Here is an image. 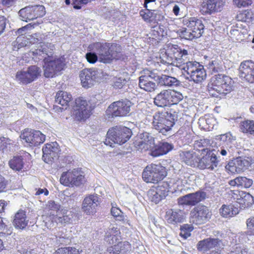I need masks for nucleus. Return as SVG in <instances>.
<instances>
[{
	"label": "nucleus",
	"instance_id": "59",
	"mask_svg": "<svg viewBox=\"0 0 254 254\" xmlns=\"http://www.w3.org/2000/svg\"><path fill=\"white\" fill-rule=\"evenodd\" d=\"M120 246H122L121 249L122 254H125L131 251V245L128 242H120Z\"/></svg>",
	"mask_w": 254,
	"mask_h": 254
},
{
	"label": "nucleus",
	"instance_id": "61",
	"mask_svg": "<svg viewBox=\"0 0 254 254\" xmlns=\"http://www.w3.org/2000/svg\"><path fill=\"white\" fill-rule=\"evenodd\" d=\"M89 2L88 0H73L72 5L74 8L79 9L81 7L79 4H86Z\"/></svg>",
	"mask_w": 254,
	"mask_h": 254
},
{
	"label": "nucleus",
	"instance_id": "25",
	"mask_svg": "<svg viewBox=\"0 0 254 254\" xmlns=\"http://www.w3.org/2000/svg\"><path fill=\"white\" fill-rule=\"evenodd\" d=\"M173 148V145L166 142H161L157 144H154L152 151L149 154L153 157H156L167 154Z\"/></svg>",
	"mask_w": 254,
	"mask_h": 254
},
{
	"label": "nucleus",
	"instance_id": "39",
	"mask_svg": "<svg viewBox=\"0 0 254 254\" xmlns=\"http://www.w3.org/2000/svg\"><path fill=\"white\" fill-rule=\"evenodd\" d=\"M152 36V39L158 42L161 38L164 37L166 32L164 30V27L163 26H156L153 27V29L150 33Z\"/></svg>",
	"mask_w": 254,
	"mask_h": 254
},
{
	"label": "nucleus",
	"instance_id": "45",
	"mask_svg": "<svg viewBox=\"0 0 254 254\" xmlns=\"http://www.w3.org/2000/svg\"><path fill=\"white\" fill-rule=\"evenodd\" d=\"M239 162V169L240 173L244 172L248 169L252 164V160L249 158L238 157H237Z\"/></svg>",
	"mask_w": 254,
	"mask_h": 254
},
{
	"label": "nucleus",
	"instance_id": "36",
	"mask_svg": "<svg viewBox=\"0 0 254 254\" xmlns=\"http://www.w3.org/2000/svg\"><path fill=\"white\" fill-rule=\"evenodd\" d=\"M119 233V230L117 228H109L106 233L104 240L109 244H116L119 241L118 236Z\"/></svg>",
	"mask_w": 254,
	"mask_h": 254
},
{
	"label": "nucleus",
	"instance_id": "31",
	"mask_svg": "<svg viewBox=\"0 0 254 254\" xmlns=\"http://www.w3.org/2000/svg\"><path fill=\"white\" fill-rule=\"evenodd\" d=\"M80 215L76 213L75 210L67 211L62 217H59L58 220L62 223H73L77 222Z\"/></svg>",
	"mask_w": 254,
	"mask_h": 254
},
{
	"label": "nucleus",
	"instance_id": "18",
	"mask_svg": "<svg viewBox=\"0 0 254 254\" xmlns=\"http://www.w3.org/2000/svg\"><path fill=\"white\" fill-rule=\"evenodd\" d=\"M239 74L242 79L254 83V62L251 60L242 62L239 68Z\"/></svg>",
	"mask_w": 254,
	"mask_h": 254
},
{
	"label": "nucleus",
	"instance_id": "43",
	"mask_svg": "<svg viewBox=\"0 0 254 254\" xmlns=\"http://www.w3.org/2000/svg\"><path fill=\"white\" fill-rule=\"evenodd\" d=\"M44 64L43 65V68L44 70V75L47 78L53 77L54 76L57 75L53 66L50 64L49 62L43 61Z\"/></svg>",
	"mask_w": 254,
	"mask_h": 254
},
{
	"label": "nucleus",
	"instance_id": "27",
	"mask_svg": "<svg viewBox=\"0 0 254 254\" xmlns=\"http://www.w3.org/2000/svg\"><path fill=\"white\" fill-rule=\"evenodd\" d=\"M168 89L161 91L154 98V104L157 107L164 108L170 106Z\"/></svg>",
	"mask_w": 254,
	"mask_h": 254
},
{
	"label": "nucleus",
	"instance_id": "55",
	"mask_svg": "<svg viewBox=\"0 0 254 254\" xmlns=\"http://www.w3.org/2000/svg\"><path fill=\"white\" fill-rule=\"evenodd\" d=\"M127 83V80L125 78L119 77L116 78L114 81L113 86L114 88L117 89L122 88Z\"/></svg>",
	"mask_w": 254,
	"mask_h": 254
},
{
	"label": "nucleus",
	"instance_id": "32",
	"mask_svg": "<svg viewBox=\"0 0 254 254\" xmlns=\"http://www.w3.org/2000/svg\"><path fill=\"white\" fill-rule=\"evenodd\" d=\"M239 195L240 197L237 198V202L242 209L249 207L253 204L254 198L250 193L242 191Z\"/></svg>",
	"mask_w": 254,
	"mask_h": 254
},
{
	"label": "nucleus",
	"instance_id": "8",
	"mask_svg": "<svg viewBox=\"0 0 254 254\" xmlns=\"http://www.w3.org/2000/svg\"><path fill=\"white\" fill-rule=\"evenodd\" d=\"M211 211L203 205H198L194 207L190 213V222L196 225L206 223L210 219Z\"/></svg>",
	"mask_w": 254,
	"mask_h": 254
},
{
	"label": "nucleus",
	"instance_id": "10",
	"mask_svg": "<svg viewBox=\"0 0 254 254\" xmlns=\"http://www.w3.org/2000/svg\"><path fill=\"white\" fill-rule=\"evenodd\" d=\"M60 183L67 187H78L85 182L84 176L78 169L63 172L60 178Z\"/></svg>",
	"mask_w": 254,
	"mask_h": 254
},
{
	"label": "nucleus",
	"instance_id": "47",
	"mask_svg": "<svg viewBox=\"0 0 254 254\" xmlns=\"http://www.w3.org/2000/svg\"><path fill=\"white\" fill-rule=\"evenodd\" d=\"M110 53L111 57V61L114 59H118L120 58L119 55L121 53L122 51L121 47L117 44H110Z\"/></svg>",
	"mask_w": 254,
	"mask_h": 254
},
{
	"label": "nucleus",
	"instance_id": "16",
	"mask_svg": "<svg viewBox=\"0 0 254 254\" xmlns=\"http://www.w3.org/2000/svg\"><path fill=\"white\" fill-rule=\"evenodd\" d=\"M110 43L97 42L90 45V48L94 50L98 56V61L103 63L111 62L110 53Z\"/></svg>",
	"mask_w": 254,
	"mask_h": 254
},
{
	"label": "nucleus",
	"instance_id": "3",
	"mask_svg": "<svg viewBox=\"0 0 254 254\" xmlns=\"http://www.w3.org/2000/svg\"><path fill=\"white\" fill-rule=\"evenodd\" d=\"M131 135V130L129 128L121 126H116L108 130L105 143L110 146H112L113 143L122 145L127 142Z\"/></svg>",
	"mask_w": 254,
	"mask_h": 254
},
{
	"label": "nucleus",
	"instance_id": "37",
	"mask_svg": "<svg viewBox=\"0 0 254 254\" xmlns=\"http://www.w3.org/2000/svg\"><path fill=\"white\" fill-rule=\"evenodd\" d=\"M220 213L224 217H232L238 213V209L233 205L223 204L220 209Z\"/></svg>",
	"mask_w": 254,
	"mask_h": 254
},
{
	"label": "nucleus",
	"instance_id": "56",
	"mask_svg": "<svg viewBox=\"0 0 254 254\" xmlns=\"http://www.w3.org/2000/svg\"><path fill=\"white\" fill-rule=\"evenodd\" d=\"M233 2L239 8L248 6L252 3V0H233Z\"/></svg>",
	"mask_w": 254,
	"mask_h": 254
},
{
	"label": "nucleus",
	"instance_id": "62",
	"mask_svg": "<svg viewBox=\"0 0 254 254\" xmlns=\"http://www.w3.org/2000/svg\"><path fill=\"white\" fill-rule=\"evenodd\" d=\"M154 15L156 21H161L164 18L163 12L159 10H154Z\"/></svg>",
	"mask_w": 254,
	"mask_h": 254
},
{
	"label": "nucleus",
	"instance_id": "13",
	"mask_svg": "<svg viewBox=\"0 0 254 254\" xmlns=\"http://www.w3.org/2000/svg\"><path fill=\"white\" fill-rule=\"evenodd\" d=\"M139 87L143 90L152 92L158 88L157 74L152 71L145 73L139 77Z\"/></svg>",
	"mask_w": 254,
	"mask_h": 254
},
{
	"label": "nucleus",
	"instance_id": "26",
	"mask_svg": "<svg viewBox=\"0 0 254 254\" xmlns=\"http://www.w3.org/2000/svg\"><path fill=\"white\" fill-rule=\"evenodd\" d=\"M221 244V241L217 238H207L199 241L197 248L198 251L205 252L213 248H218Z\"/></svg>",
	"mask_w": 254,
	"mask_h": 254
},
{
	"label": "nucleus",
	"instance_id": "35",
	"mask_svg": "<svg viewBox=\"0 0 254 254\" xmlns=\"http://www.w3.org/2000/svg\"><path fill=\"white\" fill-rule=\"evenodd\" d=\"M8 165L13 171L20 172L24 168V162L23 158L21 156H14L9 160Z\"/></svg>",
	"mask_w": 254,
	"mask_h": 254
},
{
	"label": "nucleus",
	"instance_id": "17",
	"mask_svg": "<svg viewBox=\"0 0 254 254\" xmlns=\"http://www.w3.org/2000/svg\"><path fill=\"white\" fill-rule=\"evenodd\" d=\"M100 74V70L95 68H85L81 70L79 76L83 87L89 88L92 86Z\"/></svg>",
	"mask_w": 254,
	"mask_h": 254
},
{
	"label": "nucleus",
	"instance_id": "30",
	"mask_svg": "<svg viewBox=\"0 0 254 254\" xmlns=\"http://www.w3.org/2000/svg\"><path fill=\"white\" fill-rule=\"evenodd\" d=\"M28 222V220L26 219L25 212L19 210L15 215L13 224L16 229L22 230L26 227Z\"/></svg>",
	"mask_w": 254,
	"mask_h": 254
},
{
	"label": "nucleus",
	"instance_id": "58",
	"mask_svg": "<svg viewBox=\"0 0 254 254\" xmlns=\"http://www.w3.org/2000/svg\"><path fill=\"white\" fill-rule=\"evenodd\" d=\"M86 58L87 61L91 64H94L98 60V56L96 54V52H90L87 53L86 55Z\"/></svg>",
	"mask_w": 254,
	"mask_h": 254
},
{
	"label": "nucleus",
	"instance_id": "57",
	"mask_svg": "<svg viewBox=\"0 0 254 254\" xmlns=\"http://www.w3.org/2000/svg\"><path fill=\"white\" fill-rule=\"evenodd\" d=\"M208 155H209V159L210 160V164L211 166H213V170L216 168L218 164L217 158L215 154L212 153V151H208Z\"/></svg>",
	"mask_w": 254,
	"mask_h": 254
},
{
	"label": "nucleus",
	"instance_id": "63",
	"mask_svg": "<svg viewBox=\"0 0 254 254\" xmlns=\"http://www.w3.org/2000/svg\"><path fill=\"white\" fill-rule=\"evenodd\" d=\"M208 140L201 139L200 141H196L194 143L195 147H207Z\"/></svg>",
	"mask_w": 254,
	"mask_h": 254
},
{
	"label": "nucleus",
	"instance_id": "52",
	"mask_svg": "<svg viewBox=\"0 0 254 254\" xmlns=\"http://www.w3.org/2000/svg\"><path fill=\"white\" fill-rule=\"evenodd\" d=\"M112 215L116 218L117 220L121 221L124 219V215L121 210L117 207H113L111 210Z\"/></svg>",
	"mask_w": 254,
	"mask_h": 254
},
{
	"label": "nucleus",
	"instance_id": "53",
	"mask_svg": "<svg viewBox=\"0 0 254 254\" xmlns=\"http://www.w3.org/2000/svg\"><path fill=\"white\" fill-rule=\"evenodd\" d=\"M247 226L248 229L247 233L249 235H254V217L247 220Z\"/></svg>",
	"mask_w": 254,
	"mask_h": 254
},
{
	"label": "nucleus",
	"instance_id": "6",
	"mask_svg": "<svg viewBox=\"0 0 254 254\" xmlns=\"http://www.w3.org/2000/svg\"><path fill=\"white\" fill-rule=\"evenodd\" d=\"M167 175L166 169L160 164L147 166L142 173V178L147 183H157Z\"/></svg>",
	"mask_w": 254,
	"mask_h": 254
},
{
	"label": "nucleus",
	"instance_id": "42",
	"mask_svg": "<svg viewBox=\"0 0 254 254\" xmlns=\"http://www.w3.org/2000/svg\"><path fill=\"white\" fill-rule=\"evenodd\" d=\"M135 147L141 151L149 150V152L152 151L154 142L150 140L149 142H146L142 141H135L134 143Z\"/></svg>",
	"mask_w": 254,
	"mask_h": 254
},
{
	"label": "nucleus",
	"instance_id": "23",
	"mask_svg": "<svg viewBox=\"0 0 254 254\" xmlns=\"http://www.w3.org/2000/svg\"><path fill=\"white\" fill-rule=\"evenodd\" d=\"M165 218L168 223L177 225L184 221L186 214L180 209H170L166 211Z\"/></svg>",
	"mask_w": 254,
	"mask_h": 254
},
{
	"label": "nucleus",
	"instance_id": "49",
	"mask_svg": "<svg viewBox=\"0 0 254 254\" xmlns=\"http://www.w3.org/2000/svg\"><path fill=\"white\" fill-rule=\"evenodd\" d=\"M187 183L186 179H177L173 181V187L175 191H182L184 189L185 185Z\"/></svg>",
	"mask_w": 254,
	"mask_h": 254
},
{
	"label": "nucleus",
	"instance_id": "64",
	"mask_svg": "<svg viewBox=\"0 0 254 254\" xmlns=\"http://www.w3.org/2000/svg\"><path fill=\"white\" fill-rule=\"evenodd\" d=\"M48 207L52 210H57L60 208V205L59 204L56 203L53 200H50L47 204Z\"/></svg>",
	"mask_w": 254,
	"mask_h": 254
},
{
	"label": "nucleus",
	"instance_id": "54",
	"mask_svg": "<svg viewBox=\"0 0 254 254\" xmlns=\"http://www.w3.org/2000/svg\"><path fill=\"white\" fill-rule=\"evenodd\" d=\"M112 245V246L110 247L107 249L108 252L110 254L113 253L114 254L121 253V249L122 246H120L119 241L117 242L116 244H113Z\"/></svg>",
	"mask_w": 254,
	"mask_h": 254
},
{
	"label": "nucleus",
	"instance_id": "9",
	"mask_svg": "<svg viewBox=\"0 0 254 254\" xmlns=\"http://www.w3.org/2000/svg\"><path fill=\"white\" fill-rule=\"evenodd\" d=\"M188 55L187 50H182L177 45H170L165 49V62L167 64H174L175 62L183 63Z\"/></svg>",
	"mask_w": 254,
	"mask_h": 254
},
{
	"label": "nucleus",
	"instance_id": "46",
	"mask_svg": "<svg viewBox=\"0 0 254 254\" xmlns=\"http://www.w3.org/2000/svg\"><path fill=\"white\" fill-rule=\"evenodd\" d=\"M208 68L213 73L219 72L223 70V65L222 62L217 60H214L209 62Z\"/></svg>",
	"mask_w": 254,
	"mask_h": 254
},
{
	"label": "nucleus",
	"instance_id": "41",
	"mask_svg": "<svg viewBox=\"0 0 254 254\" xmlns=\"http://www.w3.org/2000/svg\"><path fill=\"white\" fill-rule=\"evenodd\" d=\"M196 167L201 169H208L210 170H213V166H211L210 164L208 151H207V154L205 156H203L201 159L199 158Z\"/></svg>",
	"mask_w": 254,
	"mask_h": 254
},
{
	"label": "nucleus",
	"instance_id": "15",
	"mask_svg": "<svg viewBox=\"0 0 254 254\" xmlns=\"http://www.w3.org/2000/svg\"><path fill=\"white\" fill-rule=\"evenodd\" d=\"M41 70L36 65H32L27 71H19L16 73V79L24 84L30 83L41 75Z\"/></svg>",
	"mask_w": 254,
	"mask_h": 254
},
{
	"label": "nucleus",
	"instance_id": "44",
	"mask_svg": "<svg viewBox=\"0 0 254 254\" xmlns=\"http://www.w3.org/2000/svg\"><path fill=\"white\" fill-rule=\"evenodd\" d=\"M239 166L238 158H236L230 161L226 165L225 168L227 170L230 172L231 173H240Z\"/></svg>",
	"mask_w": 254,
	"mask_h": 254
},
{
	"label": "nucleus",
	"instance_id": "11",
	"mask_svg": "<svg viewBox=\"0 0 254 254\" xmlns=\"http://www.w3.org/2000/svg\"><path fill=\"white\" fill-rule=\"evenodd\" d=\"M132 106L131 102L127 99H122L112 103L107 109L112 117H124L128 115Z\"/></svg>",
	"mask_w": 254,
	"mask_h": 254
},
{
	"label": "nucleus",
	"instance_id": "29",
	"mask_svg": "<svg viewBox=\"0 0 254 254\" xmlns=\"http://www.w3.org/2000/svg\"><path fill=\"white\" fill-rule=\"evenodd\" d=\"M157 82L158 85L167 87L177 86L180 84V81L176 78L165 74H157Z\"/></svg>",
	"mask_w": 254,
	"mask_h": 254
},
{
	"label": "nucleus",
	"instance_id": "33",
	"mask_svg": "<svg viewBox=\"0 0 254 254\" xmlns=\"http://www.w3.org/2000/svg\"><path fill=\"white\" fill-rule=\"evenodd\" d=\"M224 4L223 0H207L206 4L204 7H206V12L211 13L214 11H220L221 8Z\"/></svg>",
	"mask_w": 254,
	"mask_h": 254
},
{
	"label": "nucleus",
	"instance_id": "60",
	"mask_svg": "<svg viewBox=\"0 0 254 254\" xmlns=\"http://www.w3.org/2000/svg\"><path fill=\"white\" fill-rule=\"evenodd\" d=\"M140 135L141 138L139 140L140 141L148 143L150 142V140H151L153 142H154V137H153L149 133L145 132L142 133Z\"/></svg>",
	"mask_w": 254,
	"mask_h": 254
},
{
	"label": "nucleus",
	"instance_id": "2",
	"mask_svg": "<svg viewBox=\"0 0 254 254\" xmlns=\"http://www.w3.org/2000/svg\"><path fill=\"white\" fill-rule=\"evenodd\" d=\"M53 46L51 44H43L39 46L34 54L39 57L38 59L40 60L49 62L58 74L64 69L65 63L63 58H57L53 57V49L51 48Z\"/></svg>",
	"mask_w": 254,
	"mask_h": 254
},
{
	"label": "nucleus",
	"instance_id": "4",
	"mask_svg": "<svg viewBox=\"0 0 254 254\" xmlns=\"http://www.w3.org/2000/svg\"><path fill=\"white\" fill-rule=\"evenodd\" d=\"M208 87L210 92L214 90L220 94H226L232 90L233 81L224 74H216L211 77Z\"/></svg>",
	"mask_w": 254,
	"mask_h": 254
},
{
	"label": "nucleus",
	"instance_id": "1",
	"mask_svg": "<svg viewBox=\"0 0 254 254\" xmlns=\"http://www.w3.org/2000/svg\"><path fill=\"white\" fill-rule=\"evenodd\" d=\"M97 103L95 97H92L88 102L83 98L76 99L72 108V116L77 121H85L89 117Z\"/></svg>",
	"mask_w": 254,
	"mask_h": 254
},
{
	"label": "nucleus",
	"instance_id": "22",
	"mask_svg": "<svg viewBox=\"0 0 254 254\" xmlns=\"http://www.w3.org/2000/svg\"><path fill=\"white\" fill-rule=\"evenodd\" d=\"M42 150L43 153L42 158L47 163H51L55 159L59 157L60 149L56 142L46 144Z\"/></svg>",
	"mask_w": 254,
	"mask_h": 254
},
{
	"label": "nucleus",
	"instance_id": "14",
	"mask_svg": "<svg viewBox=\"0 0 254 254\" xmlns=\"http://www.w3.org/2000/svg\"><path fill=\"white\" fill-rule=\"evenodd\" d=\"M20 138L30 147L38 146L43 143L45 140V135L40 131L28 128L25 129L21 133Z\"/></svg>",
	"mask_w": 254,
	"mask_h": 254
},
{
	"label": "nucleus",
	"instance_id": "51",
	"mask_svg": "<svg viewBox=\"0 0 254 254\" xmlns=\"http://www.w3.org/2000/svg\"><path fill=\"white\" fill-rule=\"evenodd\" d=\"M253 181L252 179H248L245 177H239V186L249 188L252 186Z\"/></svg>",
	"mask_w": 254,
	"mask_h": 254
},
{
	"label": "nucleus",
	"instance_id": "28",
	"mask_svg": "<svg viewBox=\"0 0 254 254\" xmlns=\"http://www.w3.org/2000/svg\"><path fill=\"white\" fill-rule=\"evenodd\" d=\"M180 156L181 160L186 164L193 167H196L197 162L199 160L197 154L193 151L182 152Z\"/></svg>",
	"mask_w": 254,
	"mask_h": 254
},
{
	"label": "nucleus",
	"instance_id": "21",
	"mask_svg": "<svg viewBox=\"0 0 254 254\" xmlns=\"http://www.w3.org/2000/svg\"><path fill=\"white\" fill-rule=\"evenodd\" d=\"M100 204L99 197L97 194H90L86 196L82 204V209L87 215H93Z\"/></svg>",
	"mask_w": 254,
	"mask_h": 254
},
{
	"label": "nucleus",
	"instance_id": "7",
	"mask_svg": "<svg viewBox=\"0 0 254 254\" xmlns=\"http://www.w3.org/2000/svg\"><path fill=\"white\" fill-rule=\"evenodd\" d=\"M175 116L167 113L165 116L162 113H156L153 117L152 125L153 127L159 132L166 135L175 124Z\"/></svg>",
	"mask_w": 254,
	"mask_h": 254
},
{
	"label": "nucleus",
	"instance_id": "24",
	"mask_svg": "<svg viewBox=\"0 0 254 254\" xmlns=\"http://www.w3.org/2000/svg\"><path fill=\"white\" fill-rule=\"evenodd\" d=\"M186 25L190 30H191L196 38L202 36L204 32V26L201 20L195 17H191L186 21Z\"/></svg>",
	"mask_w": 254,
	"mask_h": 254
},
{
	"label": "nucleus",
	"instance_id": "12",
	"mask_svg": "<svg viewBox=\"0 0 254 254\" xmlns=\"http://www.w3.org/2000/svg\"><path fill=\"white\" fill-rule=\"evenodd\" d=\"M45 7L42 5L26 6L19 11V16L22 21L28 22L45 15Z\"/></svg>",
	"mask_w": 254,
	"mask_h": 254
},
{
	"label": "nucleus",
	"instance_id": "38",
	"mask_svg": "<svg viewBox=\"0 0 254 254\" xmlns=\"http://www.w3.org/2000/svg\"><path fill=\"white\" fill-rule=\"evenodd\" d=\"M240 129L243 133L254 135V121L246 120L240 123Z\"/></svg>",
	"mask_w": 254,
	"mask_h": 254
},
{
	"label": "nucleus",
	"instance_id": "50",
	"mask_svg": "<svg viewBox=\"0 0 254 254\" xmlns=\"http://www.w3.org/2000/svg\"><path fill=\"white\" fill-rule=\"evenodd\" d=\"M56 254H79L78 250L74 248H61L56 252Z\"/></svg>",
	"mask_w": 254,
	"mask_h": 254
},
{
	"label": "nucleus",
	"instance_id": "40",
	"mask_svg": "<svg viewBox=\"0 0 254 254\" xmlns=\"http://www.w3.org/2000/svg\"><path fill=\"white\" fill-rule=\"evenodd\" d=\"M169 96L170 100V105L172 104H177L184 98V96L182 93L176 90H171L168 89Z\"/></svg>",
	"mask_w": 254,
	"mask_h": 254
},
{
	"label": "nucleus",
	"instance_id": "34",
	"mask_svg": "<svg viewBox=\"0 0 254 254\" xmlns=\"http://www.w3.org/2000/svg\"><path fill=\"white\" fill-rule=\"evenodd\" d=\"M72 96L70 94L63 91H59L55 97V102L61 105L62 106L66 107L69 105L71 101Z\"/></svg>",
	"mask_w": 254,
	"mask_h": 254
},
{
	"label": "nucleus",
	"instance_id": "20",
	"mask_svg": "<svg viewBox=\"0 0 254 254\" xmlns=\"http://www.w3.org/2000/svg\"><path fill=\"white\" fill-rule=\"evenodd\" d=\"M168 185L167 183L163 182L161 185L150 189L148 191L147 195L150 201L158 203L168 195Z\"/></svg>",
	"mask_w": 254,
	"mask_h": 254
},
{
	"label": "nucleus",
	"instance_id": "48",
	"mask_svg": "<svg viewBox=\"0 0 254 254\" xmlns=\"http://www.w3.org/2000/svg\"><path fill=\"white\" fill-rule=\"evenodd\" d=\"M190 28H183L180 29L178 32L180 37L187 40H192L196 38L194 37V35L191 30H190Z\"/></svg>",
	"mask_w": 254,
	"mask_h": 254
},
{
	"label": "nucleus",
	"instance_id": "19",
	"mask_svg": "<svg viewBox=\"0 0 254 254\" xmlns=\"http://www.w3.org/2000/svg\"><path fill=\"white\" fill-rule=\"evenodd\" d=\"M206 197V193L202 191H197L179 197L178 203L180 205L194 206L203 200Z\"/></svg>",
	"mask_w": 254,
	"mask_h": 254
},
{
	"label": "nucleus",
	"instance_id": "5",
	"mask_svg": "<svg viewBox=\"0 0 254 254\" xmlns=\"http://www.w3.org/2000/svg\"><path fill=\"white\" fill-rule=\"evenodd\" d=\"M183 69L189 76L187 78L196 83L202 82L206 78V73L203 66L195 61H189L184 63Z\"/></svg>",
	"mask_w": 254,
	"mask_h": 254
}]
</instances>
